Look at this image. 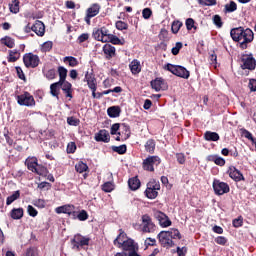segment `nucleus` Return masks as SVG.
Wrapping results in <instances>:
<instances>
[{
    "mask_svg": "<svg viewBox=\"0 0 256 256\" xmlns=\"http://www.w3.org/2000/svg\"><path fill=\"white\" fill-rule=\"evenodd\" d=\"M112 151L118 153V155H125V153H127V145L122 144L120 146H112Z\"/></svg>",
    "mask_w": 256,
    "mask_h": 256,
    "instance_id": "38",
    "label": "nucleus"
},
{
    "mask_svg": "<svg viewBox=\"0 0 256 256\" xmlns=\"http://www.w3.org/2000/svg\"><path fill=\"white\" fill-rule=\"evenodd\" d=\"M129 69H130L132 75H139V72L141 71V62L137 59H134L129 64Z\"/></svg>",
    "mask_w": 256,
    "mask_h": 256,
    "instance_id": "25",
    "label": "nucleus"
},
{
    "mask_svg": "<svg viewBox=\"0 0 256 256\" xmlns=\"http://www.w3.org/2000/svg\"><path fill=\"white\" fill-rule=\"evenodd\" d=\"M164 69L172 73V75L180 77L181 79H188L189 77H191V73L189 72V70L180 65H173L168 63L164 66Z\"/></svg>",
    "mask_w": 256,
    "mask_h": 256,
    "instance_id": "4",
    "label": "nucleus"
},
{
    "mask_svg": "<svg viewBox=\"0 0 256 256\" xmlns=\"http://www.w3.org/2000/svg\"><path fill=\"white\" fill-rule=\"evenodd\" d=\"M16 101L18 105L24 106V107H35L36 102L35 98L31 93L29 92H24L23 94H20L16 96Z\"/></svg>",
    "mask_w": 256,
    "mask_h": 256,
    "instance_id": "7",
    "label": "nucleus"
},
{
    "mask_svg": "<svg viewBox=\"0 0 256 256\" xmlns=\"http://www.w3.org/2000/svg\"><path fill=\"white\" fill-rule=\"evenodd\" d=\"M108 117L115 119L121 115V107L119 106H111L107 109Z\"/></svg>",
    "mask_w": 256,
    "mask_h": 256,
    "instance_id": "30",
    "label": "nucleus"
},
{
    "mask_svg": "<svg viewBox=\"0 0 256 256\" xmlns=\"http://www.w3.org/2000/svg\"><path fill=\"white\" fill-rule=\"evenodd\" d=\"M151 15H153V11H151V8H144L142 11V17L144 19H151Z\"/></svg>",
    "mask_w": 256,
    "mask_h": 256,
    "instance_id": "59",
    "label": "nucleus"
},
{
    "mask_svg": "<svg viewBox=\"0 0 256 256\" xmlns=\"http://www.w3.org/2000/svg\"><path fill=\"white\" fill-rule=\"evenodd\" d=\"M68 125H71L72 127H77L81 121L73 116L67 118Z\"/></svg>",
    "mask_w": 256,
    "mask_h": 256,
    "instance_id": "51",
    "label": "nucleus"
},
{
    "mask_svg": "<svg viewBox=\"0 0 256 256\" xmlns=\"http://www.w3.org/2000/svg\"><path fill=\"white\" fill-rule=\"evenodd\" d=\"M21 2L19 0H12V2L9 4V11L10 13H13L14 15H17L20 11Z\"/></svg>",
    "mask_w": 256,
    "mask_h": 256,
    "instance_id": "34",
    "label": "nucleus"
},
{
    "mask_svg": "<svg viewBox=\"0 0 256 256\" xmlns=\"http://www.w3.org/2000/svg\"><path fill=\"white\" fill-rule=\"evenodd\" d=\"M61 89L63 93H65V97L71 101L73 98V84H71L69 81H66L62 83Z\"/></svg>",
    "mask_w": 256,
    "mask_h": 256,
    "instance_id": "21",
    "label": "nucleus"
},
{
    "mask_svg": "<svg viewBox=\"0 0 256 256\" xmlns=\"http://www.w3.org/2000/svg\"><path fill=\"white\" fill-rule=\"evenodd\" d=\"M94 139L97 142L109 143V141H111V135H109V131L102 129L95 134Z\"/></svg>",
    "mask_w": 256,
    "mask_h": 256,
    "instance_id": "17",
    "label": "nucleus"
},
{
    "mask_svg": "<svg viewBox=\"0 0 256 256\" xmlns=\"http://www.w3.org/2000/svg\"><path fill=\"white\" fill-rule=\"evenodd\" d=\"M145 150L147 151V153H155V140H147L145 144Z\"/></svg>",
    "mask_w": 256,
    "mask_h": 256,
    "instance_id": "40",
    "label": "nucleus"
},
{
    "mask_svg": "<svg viewBox=\"0 0 256 256\" xmlns=\"http://www.w3.org/2000/svg\"><path fill=\"white\" fill-rule=\"evenodd\" d=\"M230 36L235 43H239V47L242 51H245L249 47V43H253L255 39V34L250 28H244L242 26L237 28H232L230 31Z\"/></svg>",
    "mask_w": 256,
    "mask_h": 256,
    "instance_id": "1",
    "label": "nucleus"
},
{
    "mask_svg": "<svg viewBox=\"0 0 256 256\" xmlns=\"http://www.w3.org/2000/svg\"><path fill=\"white\" fill-rule=\"evenodd\" d=\"M23 63L27 69H35L39 67V63H41V59L39 56L33 53H26L23 56Z\"/></svg>",
    "mask_w": 256,
    "mask_h": 256,
    "instance_id": "8",
    "label": "nucleus"
},
{
    "mask_svg": "<svg viewBox=\"0 0 256 256\" xmlns=\"http://www.w3.org/2000/svg\"><path fill=\"white\" fill-rule=\"evenodd\" d=\"M213 23L220 29V27H223V20H221V16L214 15L213 17Z\"/></svg>",
    "mask_w": 256,
    "mask_h": 256,
    "instance_id": "58",
    "label": "nucleus"
},
{
    "mask_svg": "<svg viewBox=\"0 0 256 256\" xmlns=\"http://www.w3.org/2000/svg\"><path fill=\"white\" fill-rule=\"evenodd\" d=\"M232 225L233 227H235L236 229H238V227H243V216H239L238 218H235L232 221Z\"/></svg>",
    "mask_w": 256,
    "mask_h": 256,
    "instance_id": "53",
    "label": "nucleus"
},
{
    "mask_svg": "<svg viewBox=\"0 0 256 256\" xmlns=\"http://www.w3.org/2000/svg\"><path fill=\"white\" fill-rule=\"evenodd\" d=\"M181 49H183V42H177L171 50L172 55H177Z\"/></svg>",
    "mask_w": 256,
    "mask_h": 256,
    "instance_id": "54",
    "label": "nucleus"
},
{
    "mask_svg": "<svg viewBox=\"0 0 256 256\" xmlns=\"http://www.w3.org/2000/svg\"><path fill=\"white\" fill-rule=\"evenodd\" d=\"M241 131H242L243 137L248 139V141H251V143L255 142L256 139L253 137V134H251V132H249V130L242 129Z\"/></svg>",
    "mask_w": 256,
    "mask_h": 256,
    "instance_id": "48",
    "label": "nucleus"
},
{
    "mask_svg": "<svg viewBox=\"0 0 256 256\" xmlns=\"http://www.w3.org/2000/svg\"><path fill=\"white\" fill-rule=\"evenodd\" d=\"M66 151L69 154L75 153V151H77V144H75V142L68 143Z\"/></svg>",
    "mask_w": 256,
    "mask_h": 256,
    "instance_id": "55",
    "label": "nucleus"
},
{
    "mask_svg": "<svg viewBox=\"0 0 256 256\" xmlns=\"http://www.w3.org/2000/svg\"><path fill=\"white\" fill-rule=\"evenodd\" d=\"M84 83H87L88 89L92 91V97H95V91H97V78H95V74L93 72H86Z\"/></svg>",
    "mask_w": 256,
    "mask_h": 256,
    "instance_id": "14",
    "label": "nucleus"
},
{
    "mask_svg": "<svg viewBox=\"0 0 256 256\" xmlns=\"http://www.w3.org/2000/svg\"><path fill=\"white\" fill-rule=\"evenodd\" d=\"M92 37L95 41L101 43H112V45H125V40H120L119 37L111 34L107 27L96 28L92 32Z\"/></svg>",
    "mask_w": 256,
    "mask_h": 256,
    "instance_id": "2",
    "label": "nucleus"
},
{
    "mask_svg": "<svg viewBox=\"0 0 256 256\" xmlns=\"http://www.w3.org/2000/svg\"><path fill=\"white\" fill-rule=\"evenodd\" d=\"M75 169L77 173H85V171H89V166H87V163L79 161L78 163H76Z\"/></svg>",
    "mask_w": 256,
    "mask_h": 256,
    "instance_id": "37",
    "label": "nucleus"
},
{
    "mask_svg": "<svg viewBox=\"0 0 256 256\" xmlns=\"http://www.w3.org/2000/svg\"><path fill=\"white\" fill-rule=\"evenodd\" d=\"M25 165L27 166L29 171H32V173H35V171H37V167L39 166L36 157L26 159Z\"/></svg>",
    "mask_w": 256,
    "mask_h": 256,
    "instance_id": "24",
    "label": "nucleus"
},
{
    "mask_svg": "<svg viewBox=\"0 0 256 256\" xmlns=\"http://www.w3.org/2000/svg\"><path fill=\"white\" fill-rule=\"evenodd\" d=\"M159 165H161V158L159 156H148L142 162V169L149 173H153L155 171V166L159 167Z\"/></svg>",
    "mask_w": 256,
    "mask_h": 256,
    "instance_id": "6",
    "label": "nucleus"
},
{
    "mask_svg": "<svg viewBox=\"0 0 256 256\" xmlns=\"http://www.w3.org/2000/svg\"><path fill=\"white\" fill-rule=\"evenodd\" d=\"M31 29L38 37L45 35V24L42 21L37 20Z\"/></svg>",
    "mask_w": 256,
    "mask_h": 256,
    "instance_id": "20",
    "label": "nucleus"
},
{
    "mask_svg": "<svg viewBox=\"0 0 256 256\" xmlns=\"http://www.w3.org/2000/svg\"><path fill=\"white\" fill-rule=\"evenodd\" d=\"M63 62L68 63L69 67H77V65H79V60L73 56L64 57Z\"/></svg>",
    "mask_w": 256,
    "mask_h": 256,
    "instance_id": "36",
    "label": "nucleus"
},
{
    "mask_svg": "<svg viewBox=\"0 0 256 256\" xmlns=\"http://www.w3.org/2000/svg\"><path fill=\"white\" fill-rule=\"evenodd\" d=\"M51 49H53V42L47 41L42 44L41 51H43V53H49Z\"/></svg>",
    "mask_w": 256,
    "mask_h": 256,
    "instance_id": "45",
    "label": "nucleus"
},
{
    "mask_svg": "<svg viewBox=\"0 0 256 256\" xmlns=\"http://www.w3.org/2000/svg\"><path fill=\"white\" fill-rule=\"evenodd\" d=\"M121 249H123V251H129V253L131 251H135V241L131 238H128L123 242Z\"/></svg>",
    "mask_w": 256,
    "mask_h": 256,
    "instance_id": "28",
    "label": "nucleus"
},
{
    "mask_svg": "<svg viewBox=\"0 0 256 256\" xmlns=\"http://www.w3.org/2000/svg\"><path fill=\"white\" fill-rule=\"evenodd\" d=\"M212 187L215 195H225V193H229L231 191L229 184L221 182V180L218 179L213 180Z\"/></svg>",
    "mask_w": 256,
    "mask_h": 256,
    "instance_id": "12",
    "label": "nucleus"
},
{
    "mask_svg": "<svg viewBox=\"0 0 256 256\" xmlns=\"http://www.w3.org/2000/svg\"><path fill=\"white\" fill-rule=\"evenodd\" d=\"M88 40H89V33H83L78 37L77 42L81 44V43H85V41H88Z\"/></svg>",
    "mask_w": 256,
    "mask_h": 256,
    "instance_id": "62",
    "label": "nucleus"
},
{
    "mask_svg": "<svg viewBox=\"0 0 256 256\" xmlns=\"http://www.w3.org/2000/svg\"><path fill=\"white\" fill-rule=\"evenodd\" d=\"M100 11L101 5L99 3H94L86 10V15H89V17H97Z\"/></svg>",
    "mask_w": 256,
    "mask_h": 256,
    "instance_id": "22",
    "label": "nucleus"
},
{
    "mask_svg": "<svg viewBox=\"0 0 256 256\" xmlns=\"http://www.w3.org/2000/svg\"><path fill=\"white\" fill-rule=\"evenodd\" d=\"M119 129H121V124L119 123L113 124L110 128L111 135H121V132H117L119 131Z\"/></svg>",
    "mask_w": 256,
    "mask_h": 256,
    "instance_id": "49",
    "label": "nucleus"
},
{
    "mask_svg": "<svg viewBox=\"0 0 256 256\" xmlns=\"http://www.w3.org/2000/svg\"><path fill=\"white\" fill-rule=\"evenodd\" d=\"M44 76L49 81H52L53 79H55V77H57V71L55 70V68L49 69L44 73Z\"/></svg>",
    "mask_w": 256,
    "mask_h": 256,
    "instance_id": "43",
    "label": "nucleus"
},
{
    "mask_svg": "<svg viewBox=\"0 0 256 256\" xmlns=\"http://www.w3.org/2000/svg\"><path fill=\"white\" fill-rule=\"evenodd\" d=\"M154 218L157 219L160 227L166 228L171 227L172 223L171 219H169V216L165 214L164 212H161L160 210H154Z\"/></svg>",
    "mask_w": 256,
    "mask_h": 256,
    "instance_id": "13",
    "label": "nucleus"
},
{
    "mask_svg": "<svg viewBox=\"0 0 256 256\" xmlns=\"http://www.w3.org/2000/svg\"><path fill=\"white\" fill-rule=\"evenodd\" d=\"M89 241H91V238L85 237L81 234H77L71 240L72 249H75L76 251H81V248L88 247Z\"/></svg>",
    "mask_w": 256,
    "mask_h": 256,
    "instance_id": "9",
    "label": "nucleus"
},
{
    "mask_svg": "<svg viewBox=\"0 0 256 256\" xmlns=\"http://www.w3.org/2000/svg\"><path fill=\"white\" fill-rule=\"evenodd\" d=\"M87 219H89V214L85 210L78 212L79 221H87Z\"/></svg>",
    "mask_w": 256,
    "mask_h": 256,
    "instance_id": "57",
    "label": "nucleus"
},
{
    "mask_svg": "<svg viewBox=\"0 0 256 256\" xmlns=\"http://www.w3.org/2000/svg\"><path fill=\"white\" fill-rule=\"evenodd\" d=\"M21 198V191L17 190L14 191L12 195L8 196L6 199V205H11L12 203H15L17 199Z\"/></svg>",
    "mask_w": 256,
    "mask_h": 256,
    "instance_id": "35",
    "label": "nucleus"
},
{
    "mask_svg": "<svg viewBox=\"0 0 256 256\" xmlns=\"http://www.w3.org/2000/svg\"><path fill=\"white\" fill-rule=\"evenodd\" d=\"M217 245H227V238L225 236H218L215 238Z\"/></svg>",
    "mask_w": 256,
    "mask_h": 256,
    "instance_id": "60",
    "label": "nucleus"
},
{
    "mask_svg": "<svg viewBox=\"0 0 256 256\" xmlns=\"http://www.w3.org/2000/svg\"><path fill=\"white\" fill-rule=\"evenodd\" d=\"M1 45H5L8 49H13L15 47V39L11 38V36H5L0 39Z\"/></svg>",
    "mask_w": 256,
    "mask_h": 256,
    "instance_id": "31",
    "label": "nucleus"
},
{
    "mask_svg": "<svg viewBox=\"0 0 256 256\" xmlns=\"http://www.w3.org/2000/svg\"><path fill=\"white\" fill-rule=\"evenodd\" d=\"M67 68L63 66L58 67L59 83H65L67 81Z\"/></svg>",
    "mask_w": 256,
    "mask_h": 256,
    "instance_id": "33",
    "label": "nucleus"
},
{
    "mask_svg": "<svg viewBox=\"0 0 256 256\" xmlns=\"http://www.w3.org/2000/svg\"><path fill=\"white\" fill-rule=\"evenodd\" d=\"M237 9V3L235 1H230L229 4H226L224 7V13H234Z\"/></svg>",
    "mask_w": 256,
    "mask_h": 256,
    "instance_id": "41",
    "label": "nucleus"
},
{
    "mask_svg": "<svg viewBox=\"0 0 256 256\" xmlns=\"http://www.w3.org/2000/svg\"><path fill=\"white\" fill-rule=\"evenodd\" d=\"M27 212L30 217H37V215H39V211H37V209H35V207L32 205H28Z\"/></svg>",
    "mask_w": 256,
    "mask_h": 256,
    "instance_id": "56",
    "label": "nucleus"
},
{
    "mask_svg": "<svg viewBox=\"0 0 256 256\" xmlns=\"http://www.w3.org/2000/svg\"><path fill=\"white\" fill-rule=\"evenodd\" d=\"M152 89H155L157 92L159 91H167L169 89V85L165 82L163 78H156L150 82Z\"/></svg>",
    "mask_w": 256,
    "mask_h": 256,
    "instance_id": "15",
    "label": "nucleus"
},
{
    "mask_svg": "<svg viewBox=\"0 0 256 256\" xmlns=\"http://www.w3.org/2000/svg\"><path fill=\"white\" fill-rule=\"evenodd\" d=\"M63 85L62 82H55L50 85V93L52 97H56L59 99V92L61 91V86Z\"/></svg>",
    "mask_w": 256,
    "mask_h": 256,
    "instance_id": "26",
    "label": "nucleus"
},
{
    "mask_svg": "<svg viewBox=\"0 0 256 256\" xmlns=\"http://www.w3.org/2000/svg\"><path fill=\"white\" fill-rule=\"evenodd\" d=\"M115 190V184H113L112 182H105L102 185V191H104V193H111V191Z\"/></svg>",
    "mask_w": 256,
    "mask_h": 256,
    "instance_id": "42",
    "label": "nucleus"
},
{
    "mask_svg": "<svg viewBox=\"0 0 256 256\" xmlns=\"http://www.w3.org/2000/svg\"><path fill=\"white\" fill-rule=\"evenodd\" d=\"M16 73L18 79H21L22 81H27V77H25V73L23 72V69L20 66H16Z\"/></svg>",
    "mask_w": 256,
    "mask_h": 256,
    "instance_id": "50",
    "label": "nucleus"
},
{
    "mask_svg": "<svg viewBox=\"0 0 256 256\" xmlns=\"http://www.w3.org/2000/svg\"><path fill=\"white\" fill-rule=\"evenodd\" d=\"M24 213L25 211L23 210V208H13L10 211V217L11 219H14V220L23 219Z\"/></svg>",
    "mask_w": 256,
    "mask_h": 256,
    "instance_id": "29",
    "label": "nucleus"
},
{
    "mask_svg": "<svg viewBox=\"0 0 256 256\" xmlns=\"http://www.w3.org/2000/svg\"><path fill=\"white\" fill-rule=\"evenodd\" d=\"M141 219L143 233H153L157 229V226L153 223V219L149 214L142 215Z\"/></svg>",
    "mask_w": 256,
    "mask_h": 256,
    "instance_id": "10",
    "label": "nucleus"
},
{
    "mask_svg": "<svg viewBox=\"0 0 256 256\" xmlns=\"http://www.w3.org/2000/svg\"><path fill=\"white\" fill-rule=\"evenodd\" d=\"M227 174L229 175L230 179H233V181H245V176H243V173H241V171H239V169H237L235 166H230Z\"/></svg>",
    "mask_w": 256,
    "mask_h": 256,
    "instance_id": "16",
    "label": "nucleus"
},
{
    "mask_svg": "<svg viewBox=\"0 0 256 256\" xmlns=\"http://www.w3.org/2000/svg\"><path fill=\"white\" fill-rule=\"evenodd\" d=\"M176 253L178 256H185L187 255V247H177L176 248Z\"/></svg>",
    "mask_w": 256,
    "mask_h": 256,
    "instance_id": "64",
    "label": "nucleus"
},
{
    "mask_svg": "<svg viewBox=\"0 0 256 256\" xmlns=\"http://www.w3.org/2000/svg\"><path fill=\"white\" fill-rule=\"evenodd\" d=\"M8 53V63H15L16 61H19V59L21 58V53L17 49L9 50Z\"/></svg>",
    "mask_w": 256,
    "mask_h": 256,
    "instance_id": "27",
    "label": "nucleus"
},
{
    "mask_svg": "<svg viewBox=\"0 0 256 256\" xmlns=\"http://www.w3.org/2000/svg\"><path fill=\"white\" fill-rule=\"evenodd\" d=\"M160 189H161V184L151 179L146 184V190L144 191L145 197H147V199H157V197L159 196L158 191Z\"/></svg>",
    "mask_w": 256,
    "mask_h": 256,
    "instance_id": "5",
    "label": "nucleus"
},
{
    "mask_svg": "<svg viewBox=\"0 0 256 256\" xmlns=\"http://www.w3.org/2000/svg\"><path fill=\"white\" fill-rule=\"evenodd\" d=\"M205 141H219L221 137L217 132L206 131L204 133Z\"/></svg>",
    "mask_w": 256,
    "mask_h": 256,
    "instance_id": "32",
    "label": "nucleus"
},
{
    "mask_svg": "<svg viewBox=\"0 0 256 256\" xmlns=\"http://www.w3.org/2000/svg\"><path fill=\"white\" fill-rule=\"evenodd\" d=\"M129 238H127V233L123 229H119V234L113 241V245L118 249H121V246L124 242H126Z\"/></svg>",
    "mask_w": 256,
    "mask_h": 256,
    "instance_id": "19",
    "label": "nucleus"
},
{
    "mask_svg": "<svg viewBox=\"0 0 256 256\" xmlns=\"http://www.w3.org/2000/svg\"><path fill=\"white\" fill-rule=\"evenodd\" d=\"M241 69L245 70L248 69V71H255L256 68V60L253 57V54H244L241 57Z\"/></svg>",
    "mask_w": 256,
    "mask_h": 256,
    "instance_id": "11",
    "label": "nucleus"
},
{
    "mask_svg": "<svg viewBox=\"0 0 256 256\" xmlns=\"http://www.w3.org/2000/svg\"><path fill=\"white\" fill-rule=\"evenodd\" d=\"M182 237L181 232H179V229L176 228H170L168 231H161L157 235V239L161 247H164L165 249L175 247L176 239L180 240Z\"/></svg>",
    "mask_w": 256,
    "mask_h": 256,
    "instance_id": "3",
    "label": "nucleus"
},
{
    "mask_svg": "<svg viewBox=\"0 0 256 256\" xmlns=\"http://www.w3.org/2000/svg\"><path fill=\"white\" fill-rule=\"evenodd\" d=\"M128 187L131 189V191H137L141 187V180H139V177L135 176L128 180Z\"/></svg>",
    "mask_w": 256,
    "mask_h": 256,
    "instance_id": "23",
    "label": "nucleus"
},
{
    "mask_svg": "<svg viewBox=\"0 0 256 256\" xmlns=\"http://www.w3.org/2000/svg\"><path fill=\"white\" fill-rule=\"evenodd\" d=\"M159 39H161V41H169V31H167V29H161Z\"/></svg>",
    "mask_w": 256,
    "mask_h": 256,
    "instance_id": "52",
    "label": "nucleus"
},
{
    "mask_svg": "<svg viewBox=\"0 0 256 256\" xmlns=\"http://www.w3.org/2000/svg\"><path fill=\"white\" fill-rule=\"evenodd\" d=\"M248 87L252 93L256 91V79H250L248 83Z\"/></svg>",
    "mask_w": 256,
    "mask_h": 256,
    "instance_id": "63",
    "label": "nucleus"
},
{
    "mask_svg": "<svg viewBox=\"0 0 256 256\" xmlns=\"http://www.w3.org/2000/svg\"><path fill=\"white\" fill-rule=\"evenodd\" d=\"M144 245L146 247V249H149V247H155V245H157V240L155 238H146Z\"/></svg>",
    "mask_w": 256,
    "mask_h": 256,
    "instance_id": "46",
    "label": "nucleus"
},
{
    "mask_svg": "<svg viewBox=\"0 0 256 256\" xmlns=\"http://www.w3.org/2000/svg\"><path fill=\"white\" fill-rule=\"evenodd\" d=\"M116 29H118V31H125L129 29V25L124 21L119 20L116 22Z\"/></svg>",
    "mask_w": 256,
    "mask_h": 256,
    "instance_id": "47",
    "label": "nucleus"
},
{
    "mask_svg": "<svg viewBox=\"0 0 256 256\" xmlns=\"http://www.w3.org/2000/svg\"><path fill=\"white\" fill-rule=\"evenodd\" d=\"M176 159H177L179 165H185V161H186L185 154L177 153L176 154Z\"/></svg>",
    "mask_w": 256,
    "mask_h": 256,
    "instance_id": "61",
    "label": "nucleus"
},
{
    "mask_svg": "<svg viewBox=\"0 0 256 256\" xmlns=\"http://www.w3.org/2000/svg\"><path fill=\"white\" fill-rule=\"evenodd\" d=\"M34 173H36V175H41L43 177L48 173L47 167L38 165L36 170H34Z\"/></svg>",
    "mask_w": 256,
    "mask_h": 256,
    "instance_id": "44",
    "label": "nucleus"
},
{
    "mask_svg": "<svg viewBox=\"0 0 256 256\" xmlns=\"http://www.w3.org/2000/svg\"><path fill=\"white\" fill-rule=\"evenodd\" d=\"M102 51L108 61L117 55V50L111 44H105L102 48Z\"/></svg>",
    "mask_w": 256,
    "mask_h": 256,
    "instance_id": "18",
    "label": "nucleus"
},
{
    "mask_svg": "<svg viewBox=\"0 0 256 256\" xmlns=\"http://www.w3.org/2000/svg\"><path fill=\"white\" fill-rule=\"evenodd\" d=\"M183 27V22L179 20H174L172 22L171 31L174 33V35H177L179 33V30Z\"/></svg>",
    "mask_w": 256,
    "mask_h": 256,
    "instance_id": "39",
    "label": "nucleus"
}]
</instances>
